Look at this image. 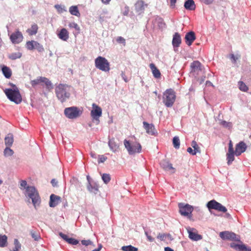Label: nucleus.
<instances>
[{
	"label": "nucleus",
	"mask_w": 251,
	"mask_h": 251,
	"mask_svg": "<svg viewBox=\"0 0 251 251\" xmlns=\"http://www.w3.org/2000/svg\"><path fill=\"white\" fill-rule=\"evenodd\" d=\"M102 111H91V115L93 122L98 125L100 123L99 118L101 116Z\"/></svg>",
	"instance_id": "nucleus-19"
},
{
	"label": "nucleus",
	"mask_w": 251,
	"mask_h": 251,
	"mask_svg": "<svg viewBox=\"0 0 251 251\" xmlns=\"http://www.w3.org/2000/svg\"><path fill=\"white\" fill-rule=\"evenodd\" d=\"M34 43V49H36L39 52H42L44 51V49L42 45L36 41H35V43Z\"/></svg>",
	"instance_id": "nucleus-47"
},
{
	"label": "nucleus",
	"mask_w": 251,
	"mask_h": 251,
	"mask_svg": "<svg viewBox=\"0 0 251 251\" xmlns=\"http://www.w3.org/2000/svg\"><path fill=\"white\" fill-rule=\"evenodd\" d=\"M95 67L103 72H107L110 70V64L108 60L102 56H98L95 60Z\"/></svg>",
	"instance_id": "nucleus-4"
},
{
	"label": "nucleus",
	"mask_w": 251,
	"mask_h": 251,
	"mask_svg": "<svg viewBox=\"0 0 251 251\" xmlns=\"http://www.w3.org/2000/svg\"><path fill=\"white\" fill-rule=\"evenodd\" d=\"M20 189H25V196L32 200V203L36 207L39 205L40 202V198L39 193L34 187L27 186V182L25 180H22L20 182Z\"/></svg>",
	"instance_id": "nucleus-1"
},
{
	"label": "nucleus",
	"mask_w": 251,
	"mask_h": 251,
	"mask_svg": "<svg viewBox=\"0 0 251 251\" xmlns=\"http://www.w3.org/2000/svg\"><path fill=\"white\" fill-rule=\"evenodd\" d=\"M160 166L164 170L168 171L171 174H174L176 171V169L173 167L172 164L167 161H162Z\"/></svg>",
	"instance_id": "nucleus-14"
},
{
	"label": "nucleus",
	"mask_w": 251,
	"mask_h": 251,
	"mask_svg": "<svg viewBox=\"0 0 251 251\" xmlns=\"http://www.w3.org/2000/svg\"><path fill=\"white\" fill-rule=\"evenodd\" d=\"M10 39L13 43L19 44L23 41V36L22 32L17 30L11 34Z\"/></svg>",
	"instance_id": "nucleus-11"
},
{
	"label": "nucleus",
	"mask_w": 251,
	"mask_h": 251,
	"mask_svg": "<svg viewBox=\"0 0 251 251\" xmlns=\"http://www.w3.org/2000/svg\"><path fill=\"white\" fill-rule=\"evenodd\" d=\"M30 233L35 241H38L41 238L40 235L38 232L32 230L30 231Z\"/></svg>",
	"instance_id": "nucleus-38"
},
{
	"label": "nucleus",
	"mask_w": 251,
	"mask_h": 251,
	"mask_svg": "<svg viewBox=\"0 0 251 251\" xmlns=\"http://www.w3.org/2000/svg\"><path fill=\"white\" fill-rule=\"evenodd\" d=\"M122 250L123 251H138V249L131 246H126L122 247Z\"/></svg>",
	"instance_id": "nucleus-40"
},
{
	"label": "nucleus",
	"mask_w": 251,
	"mask_h": 251,
	"mask_svg": "<svg viewBox=\"0 0 251 251\" xmlns=\"http://www.w3.org/2000/svg\"><path fill=\"white\" fill-rule=\"evenodd\" d=\"M69 12L73 15L76 17L80 16V13L77 6H71L69 8Z\"/></svg>",
	"instance_id": "nucleus-31"
},
{
	"label": "nucleus",
	"mask_w": 251,
	"mask_h": 251,
	"mask_svg": "<svg viewBox=\"0 0 251 251\" xmlns=\"http://www.w3.org/2000/svg\"><path fill=\"white\" fill-rule=\"evenodd\" d=\"M51 183L53 186L55 187L57 186V181L55 179H52L51 181Z\"/></svg>",
	"instance_id": "nucleus-62"
},
{
	"label": "nucleus",
	"mask_w": 251,
	"mask_h": 251,
	"mask_svg": "<svg viewBox=\"0 0 251 251\" xmlns=\"http://www.w3.org/2000/svg\"><path fill=\"white\" fill-rule=\"evenodd\" d=\"M189 233V237L194 241H198L202 239V236L199 234L194 228L189 227L187 229Z\"/></svg>",
	"instance_id": "nucleus-12"
},
{
	"label": "nucleus",
	"mask_w": 251,
	"mask_h": 251,
	"mask_svg": "<svg viewBox=\"0 0 251 251\" xmlns=\"http://www.w3.org/2000/svg\"><path fill=\"white\" fill-rule=\"evenodd\" d=\"M165 237H166V235L165 234L159 233L157 235V238L158 239H160L161 240H163L164 239V238H165Z\"/></svg>",
	"instance_id": "nucleus-59"
},
{
	"label": "nucleus",
	"mask_w": 251,
	"mask_h": 251,
	"mask_svg": "<svg viewBox=\"0 0 251 251\" xmlns=\"http://www.w3.org/2000/svg\"><path fill=\"white\" fill-rule=\"evenodd\" d=\"M72 88L67 84H60L55 88V94L58 99L63 102L70 97Z\"/></svg>",
	"instance_id": "nucleus-2"
},
{
	"label": "nucleus",
	"mask_w": 251,
	"mask_h": 251,
	"mask_svg": "<svg viewBox=\"0 0 251 251\" xmlns=\"http://www.w3.org/2000/svg\"><path fill=\"white\" fill-rule=\"evenodd\" d=\"M64 110H78L77 107L72 106L66 108Z\"/></svg>",
	"instance_id": "nucleus-63"
},
{
	"label": "nucleus",
	"mask_w": 251,
	"mask_h": 251,
	"mask_svg": "<svg viewBox=\"0 0 251 251\" xmlns=\"http://www.w3.org/2000/svg\"><path fill=\"white\" fill-rule=\"evenodd\" d=\"M170 2V7L172 8H174L175 6V4L176 2V0H169Z\"/></svg>",
	"instance_id": "nucleus-60"
},
{
	"label": "nucleus",
	"mask_w": 251,
	"mask_h": 251,
	"mask_svg": "<svg viewBox=\"0 0 251 251\" xmlns=\"http://www.w3.org/2000/svg\"><path fill=\"white\" fill-rule=\"evenodd\" d=\"M191 146L194 149V150L196 151L197 153L201 152L200 148L199 147L197 143L195 141H193L191 143Z\"/></svg>",
	"instance_id": "nucleus-42"
},
{
	"label": "nucleus",
	"mask_w": 251,
	"mask_h": 251,
	"mask_svg": "<svg viewBox=\"0 0 251 251\" xmlns=\"http://www.w3.org/2000/svg\"><path fill=\"white\" fill-rule=\"evenodd\" d=\"M55 8L57 10V11L58 13H62L64 12H66L67 9L66 7L64 5H62L60 4H55L54 5Z\"/></svg>",
	"instance_id": "nucleus-37"
},
{
	"label": "nucleus",
	"mask_w": 251,
	"mask_h": 251,
	"mask_svg": "<svg viewBox=\"0 0 251 251\" xmlns=\"http://www.w3.org/2000/svg\"><path fill=\"white\" fill-rule=\"evenodd\" d=\"M181 43V39L179 33L176 32L173 36L172 44L174 47H178Z\"/></svg>",
	"instance_id": "nucleus-24"
},
{
	"label": "nucleus",
	"mask_w": 251,
	"mask_h": 251,
	"mask_svg": "<svg viewBox=\"0 0 251 251\" xmlns=\"http://www.w3.org/2000/svg\"><path fill=\"white\" fill-rule=\"evenodd\" d=\"M150 67L153 76L156 78H160L161 76V73L159 70L156 67L155 65L153 63H151L150 65Z\"/></svg>",
	"instance_id": "nucleus-26"
},
{
	"label": "nucleus",
	"mask_w": 251,
	"mask_h": 251,
	"mask_svg": "<svg viewBox=\"0 0 251 251\" xmlns=\"http://www.w3.org/2000/svg\"><path fill=\"white\" fill-rule=\"evenodd\" d=\"M110 149L114 152L117 151L119 149V146L116 143L110 140L108 143Z\"/></svg>",
	"instance_id": "nucleus-34"
},
{
	"label": "nucleus",
	"mask_w": 251,
	"mask_h": 251,
	"mask_svg": "<svg viewBox=\"0 0 251 251\" xmlns=\"http://www.w3.org/2000/svg\"><path fill=\"white\" fill-rule=\"evenodd\" d=\"M22 56V53L20 52H17L12 53L8 55V57L11 60H15L16 59L20 58Z\"/></svg>",
	"instance_id": "nucleus-36"
},
{
	"label": "nucleus",
	"mask_w": 251,
	"mask_h": 251,
	"mask_svg": "<svg viewBox=\"0 0 251 251\" xmlns=\"http://www.w3.org/2000/svg\"><path fill=\"white\" fill-rule=\"evenodd\" d=\"M173 144L174 148L176 149H179L180 147V141L178 137L175 136L173 139Z\"/></svg>",
	"instance_id": "nucleus-41"
},
{
	"label": "nucleus",
	"mask_w": 251,
	"mask_h": 251,
	"mask_svg": "<svg viewBox=\"0 0 251 251\" xmlns=\"http://www.w3.org/2000/svg\"><path fill=\"white\" fill-rule=\"evenodd\" d=\"M155 22L158 23V25L160 27H162L165 25L163 22V20L160 17H156L155 19Z\"/></svg>",
	"instance_id": "nucleus-50"
},
{
	"label": "nucleus",
	"mask_w": 251,
	"mask_h": 251,
	"mask_svg": "<svg viewBox=\"0 0 251 251\" xmlns=\"http://www.w3.org/2000/svg\"><path fill=\"white\" fill-rule=\"evenodd\" d=\"M219 124L221 126H223V127L228 128L229 129H231L232 126V123L229 122H226L224 120H220Z\"/></svg>",
	"instance_id": "nucleus-33"
},
{
	"label": "nucleus",
	"mask_w": 251,
	"mask_h": 251,
	"mask_svg": "<svg viewBox=\"0 0 251 251\" xmlns=\"http://www.w3.org/2000/svg\"><path fill=\"white\" fill-rule=\"evenodd\" d=\"M35 41H28L26 44V47L29 50H32L34 49V45Z\"/></svg>",
	"instance_id": "nucleus-45"
},
{
	"label": "nucleus",
	"mask_w": 251,
	"mask_h": 251,
	"mask_svg": "<svg viewBox=\"0 0 251 251\" xmlns=\"http://www.w3.org/2000/svg\"><path fill=\"white\" fill-rule=\"evenodd\" d=\"M187 151L191 154L192 155H196L197 152H196V151H195L194 150H193L190 147H189L187 150Z\"/></svg>",
	"instance_id": "nucleus-55"
},
{
	"label": "nucleus",
	"mask_w": 251,
	"mask_h": 251,
	"mask_svg": "<svg viewBox=\"0 0 251 251\" xmlns=\"http://www.w3.org/2000/svg\"><path fill=\"white\" fill-rule=\"evenodd\" d=\"M185 8L189 10H193L196 8L195 2L193 0H187L184 4Z\"/></svg>",
	"instance_id": "nucleus-27"
},
{
	"label": "nucleus",
	"mask_w": 251,
	"mask_h": 251,
	"mask_svg": "<svg viewBox=\"0 0 251 251\" xmlns=\"http://www.w3.org/2000/svg\"><path fill=\"white\" fill-rule=\"evenodd\" d=\"M13 142V138L12 134H8L5 138V143L7 146H11Z\"/></svg>",
	"instance_id": "nucleus-35"
},
{
	"label": "nucleus",
	"mask_w": 251,
	"mask_h": 251,
	"mask_svg": "<svg viewBox=\"0 0 251 251\" xmlns=\"http://www.w3.org/2000/svg\"><path fill=\"white\" fill-rule=\"evenodd\" d=\"M201 2L205 4H209L212 3L214 0H200Z\"/></svg>",
	"instance_id": "nucleus-57"
},
{
	"label": "nucleus",
	"mask_w": 251,
	"mask_h": 251,
	"mask_svg": "<svg viewBox=\"0 0 251 251\" xmlns=\"http://www.w3.org/2000/svg\"><path fill=\"white\" fill-rule=\"evenodd\" d=\"M82 111H64L65 115L69 119H74L79 117Z\"/></svg>",
	"instance_id": "nucleus-18"
},
{
	"label": "nucleus",
	"mask_w": 251,
	"mask_h": 251,
	"mask_svg": "<svg viewBox=\"0 0 251 251\" xmlns=\"http://www.w3.org/2000/svg\"><path fill=\"white\" fill-rule=\"evenodd\" d=\"M13 153V150L8 147L6 148L4 151V154L6 156H11Z\"/></svg>",
	"instance_id": "nucleus-48"
},
{
	"label": "nucleus",
	"mask_w": 251,
	"mask_h": 251,
	"mask_svg": "<svg viewBox=\"0 0 251 251\" xmlns=\"http://www.w3.org/2000/svg\"><path fill=\"white\" fill-rule=\"evenodd\" d=\"M240 58V55L239 54L234 55L233 54H230V58L231 59L233 63L235 64L237 60Z\"/></svg>",
	"instance_id": "nucleus-49"
},
{
	"label": "nucleus",
	"mask_w": 251,
	"mask_h": 251,
	"mask_svg": "<svg viewBox=\"0 0 251 251\" xmlns=\"http://www.w3.org/2000/svg\"><path fill=\"white\" fill-rule=\"evenodd\" d=\"M228 151H234L233 147V144L232 143V141L231 140L229 141V144H228Z\"/></svg>",
	"instance_id": "nucleus-56"
},
{
	"label": "nucleus",
	"mask_w": 251,
	"mask_h": 251,
	"mask_svg": "<svg viewBox=\"0 0 251 251\" xmlns=\"http://www.w3.org/2000/svg\"><path fill=\"white\" fill-rule=\"evenodd\" d=\"M201 64L198 61H195L191 64L192 72L198 74L202 70Z\"/></svg>",
	"instance_id": "nucleus-21"
},
{
	"label": "nucleus",
	"mask_w": 251,
	"mask_h": 251,
	"mask_svg": "<svg viewBox=\"0 0 251 251\" xmlns=\"http://www.w3.org/2000/svg\"><path fill=\"white\" fill-rule=\"evenodd\" d=\"M92 105V109H93L92 110H101V109L95 103H93Z\"/></svg>",
	"instance_id": "nucleus-58"
},
{
	"label": "nucleus",
	"mask_w": 251,
	"mask_h": 251,
	"mask_svg": "<svg viewBox=\"0 0 251 251\" xmlns=\"http://www.w3.org/2000/svg\"><path fill=\"white\" fill-rule=\"evenodd\" d=\"M60 200V197L51 194L50 196V206L52 207H55L58 204Z\"/></svg>",
	"instance_id": "nucleus-22"
},
{
	"label": "nucleus",
	"mask_w": 251,
	"mask_h": 251,
	"mask_svg": "<svg viewBox=\"0 0 251 251\" xmlns=\"http://www.w3.org/2000/svg\"><path fill=\"white\" fill-rule=\"evenodd\" d=\"M143 124L144 127L148 134L151 135H155L156 130L153 124H150L146 122H144Z\"/></svg>",
	"instance_id": "nucleus-15"
},
{
	"label": "nucleus",
	"mask_w": 251,
	"mask_h": 251,
	"mask_svg": "<svg viewBox=\"0 0 251 251\" xmlns=\"http://www.w3.org/2000/svg\"><path fill=\"white\" fill-rule=\"evenodd\" d=\"M247 145L243 142L241 141L239 143L236 145L235 155L236 156L240 155L243 152H245L247 149Z\"/></svg>",
	"instance_id": "nucleus-13"
},
{
	"label": "nucleus",
	"mask_w": 251,
	"mask_h": 251,
	"mask_svg": "<svg viewBox=\"0 0 251 251\" xmlns=\"http://www.w3.org/2000/svg\"><path fill=\"white\" fill-rule=\"evenodd\" d=\"M164 250L165 251H174L173 250L168 247H165Z\"/></svg>",
	"instance_id": "nucleus-64"
},
{
	"label": "nucleus",
	"mask_w": 251,
	"mask_h": 251,
	"mask_svg": "<svg viewBox=\"0 0 251 251\" xmlns=\"http://www.w3.org/2000/svg\"><path fill=\"white\" fill-rule=\"evenodd\" d=\"M1 71L3 75L6 78H9L11 76L12 71L9 67L3 65L1 68Z\"/></svg>",
	"instance_id": "nucleus-28"
},
{
	"label": "nucleus",
	"mask_w": 251,
	"mask_h": 251,
	"mask_svg": "<svg viewBox=\"0 0 251 251\" xmlns=\"http://www.w3.org/2000/svg\"><path fill=\"white\" fill-rule=\"evenodd\" d=\"M124 145L127 149L129 154H133L136 153H139L141 151V146L137 142L130 143L126 140H124Z\"/></svg>",
	"instance_id": "nucleus-7"
},
{
	"label": "nucleus",
	"mask_w": 251,
	"mask_h": 251,
	"mask_svg": "<svg viewBox=\"0 0 251 251\" xmlns=\"http://www.w3.org/2000/svg\"><path fill=\"white\" fill-rule=\"evenodd\" d=\"M145 6L143 1H137L135 4L136 11L139 14L143 13L145 9Z\"/></svg>",
	"instance_id": "nucleus-25"
},
{
	"label": "nucleus",
	"mask_w": 251,
	"mask_h": 251,
	"mask_svg": "<svg viewBox=\"0 0 251 251\" xmlns=\"http://www.w3.org/2000/svg\"><path fill=\"white\" fill-rule=\"evenodd\" d=\"M87 189L90 192L94 193L95 194L97 193L98 191V187L96 186H93L90 183L87 186Z\"/></svg>",
	"instance_id": "nucleus-43"
},
{
	"label": "nucleus",
	"mask_w": 251,
	"mask_h": 251,
	"mask_svg": "<svg viewBox=\"0 0 251 251\" xmlns=\"http://www.w3.org/2000/svg\"><path fill=\"white\" fill-rule=\"evenodd\" d=\"M102 179L105 184H107L111 179L110 176L109 174H103L102 176Z\"/></svg>",
	"instance_id": "nucleus-46"
},
{
	"label": "nucleus",
	"mask_w": 251,
	"mask_h": 251,
	"mask_svg": "<svg viewBox=\"0 0 251 251\" xmlns=\"http://www.w3.org/2000/svg\"><path fill=\"white\" fill-rule=\"evenodd\" d=\"M69 26L71 28H74L76 30H79V27L78 25L75 23H71L69 24Z\"/></svg>",
	"instance_id": "nucleus-52"
},
{
	"label": "nucleus",
	"mask_w": 251,
	"mask_h": 251,
	"mask_svg": "<svg viewBox=\"0 0 251 251\" xmlns=\"http://www.w3.org/2000/svg\"><path fill=\"white\" fill-rule=\"evenodd\" d=\"M41 83H44L47 89L49 90L52 88V83L50 81L45 77H39L34 80H31L30 83L33 87H35L36 85Z\"/></svg>",
	"instance_id": "nucleus-9"
},
{
	"label": "nucleus",
	"mask_w": 251,
	"mask_h": 251,
	"mask_svg": "<svg viewBox=\"0 0 251 251\" xmlns=\"http://www.w3.org/2000/svg\"><path fill=\"white\" fill-rule=\"evenodd\" d=\"M116 41L118 43L122 44L124 46L126 45V40L122 37H118L116 39Z\"/></svg>",
	"instance_id": "nucleus-51"
},
{
	"label": "nucleus",
	"mask_w": 251,
	"mask_h": 251,
	"mask_svg": "<svg viewBox=\"0 0 251 251\" xmlns=\"http://www.w3.org/2000/svg\"><path fill=\"white\" fill-rule=\"evenodd\" d=\"M234 155H235V151H228L227 154H226V157H227V164L230 165L231 163L234 161Z\"/></svg>",
	"instance_id": "nucleus-30"
},
{
	"label": "nucleus",
	"mask_w": 251,
	"mask_h": 251,
	"mask_svg": "<svg viewBox=\"0 0 251 251\" xmlns=\"http://www.w3.org/2000/svg\"><path fill=\"white\" fill-rule=\"evenodd\" d=\"M145 234L150 242H153L154 241V239L151 235H149L147 232H145Z\"/></svg>",
	"instance_id": "nucleus-61"
},
{
	"label": "nucleus",
	"mask_w": 251,
	"mask_h": 251,
	"mask_svg": "<svg viewBox=\"0 0 251 251\" xmlns=\"http://www.w3.org/2000/svg\"><path fill=\"white\" fill-rule=\"evenodd\" d=\"M230 247L237 251H251V248L246 246L245 244H236L235 243H231Z\"/></svg>",
	"instance_id": "nucleus-16"
},
{
	"label": "nucleus",
	"mask_w": 251,
	"mask_h": 251,
	"mask_svg": "<svg viewBox=\"0 0 251 251\" xmlns=\"http://www.w3.org/2000/svg\"><path fill=\"white\" fill-rule=\"evenodd\" d=\"M81 243L82 245L87 246L88 245H91L92 244V242L90 240H83L81 241Z\"/></svg>",
	"instance_id": "nucleus-54"
},
{
	"label": "nucleus",
	"mask_w": 251,
	"mask_h": 251,
	"mask_svg": "<svg viewBox=\"0 0 251 251\" xmlns=\"http://www.w3.org/2000/svg\"><path fill=\"white\" fill-rule=\"evenodd\" d=\"M38 29V26L37 25L34 24L31 25L30 28H28L27 29L26 32L30 35H35L37 32Z\"/></svg>",
	"instance_id": "nucleus-29"
},
{
	"label": "nucleus",
	"mask_w": 251,
	"mask_h": 251,
	"mask_svg": "<svg viewBox=\"0 0 251 251\" xmlns=\"http://www.w3.org/2000/svg\"><path fill=\"white\" fill-rule=\"evenodd\" d=\"M175 100V93L172 89L167 90L164 93L163 102L167 107H170L172 106Z\"/></svg>",
	"instance_id": "nucleus-5"
},
{
	"label": "nucleus",
	"mask_w": 251,
	"mask_h": 251,
	"mask_svg": "<svg viewBox=\"0 0 251 251\" xmlns=\"http://www.w3.org/2000/svg\"><path fill=\"white\" fill-rule=\"evenodd\" d=\"M195 39L196 36L194 32L193 31H190L185 35V42L186 44L189 46L192 45V43Z\"/></svg>",
	"instance_id": "nucleus-17"
},
{
	"label": "nucleus",
	"mask_w": 251,
	"mask_h": 251,
	"mask_svg": "<svg viewBox=\"0 0 251 251\" xmlns=\"http://www.w3.org/2000/svg\"><path fill=\"white\" fill-rule=\"evenodd\" d=\"M7 245V237L5 235L0 234V247H5Z\"/></svg>",
	"instance_id": "nucleus-32"
},
{
	"label": "nucleus",
	"mask_w": 251,
	"mask_h": 251,
	"mask_svg": "<svg viewBox=\"0 0 251 251\" xmlns=\"http://www.w3.org/2000/svg\"><path fill=\"white\" fill-rule=\"evenodd\" d=\"M207 206L209 209H215L219 212L225 213L226 216L227 218L230 217V215L229 213H226L227 210L226 208L215 200H213L209 201L207 204Z\"/></svg>",
	"instance_id": "nucleus-6"
},
{
	"label": "nucleus",
	"mask_w": 251,
	"mask_h": 251,
	"mask_svg": "<svg viewBox=\"0 0 251 251\" xmlns=\"http://www.w3.org/2000/svg\"><path fill=\"white\" fill-rule=\"evenodd\" d=\"M57 36L61 40L66 41L69 38V32L66 29L63 28L57 34Z\"/></svg>",
	"instance_id": "nucleus-23"
},
{
	"label": "nucleus",
	"mask_w": 251,
	"mask_h": 251,
	"mask_svg": "<svg viewBox=\"0 0 251 251\" xmlns=\"http://www.w3.org/2000/svg\"><path fill=\"white\" fill-rule=\"evenodd\" d=\"M60 236L65 240L67 243L71 245H76L78 243V241L75 238H70L66 234L62 232L59 233Z\"/></svg>",
	"instance_id": "nucleus-20"
},
{
	"label": "nucleus",
	"mask_w": 251,
	"mask_h": 251,
	"mask_svg": "<svg viewBox=\"0 0 251 251\" xmlns=\"http://www.w3.org/2000/svg\"><path fill=\"white\" fill-rule=\"evenodd\" d=\"M238 86L239 89L243 92H247L249 89L248 87L242 81L238 82Z\"/></svg>",
	"instance_id": "nucleus-39"
},
{
	"label": "nucleus",
	"mask_w": 251,
	"mask_h": 251,
	"mask_svg": "<svg viewBox=\"0 0 251 251\" xmlns=\"http://www.w3.org/2000/svg\"><path fill=\"white\" fill-rule=\"evenodd\" d=\"M4 92L7 98L12 101L16 104H19L22 101V97L19 91L15 85L13 89H6Z\"/></svg>",
	"instance_id": "nucleus-3"
},
{
	"label": "nucleus",
	"mask_w": 251,
	"mask_h": 251,
	"mask_svg": "<svg viewBox=\"0 0 251 251\" xmlns=\"http://www.w3.org/2000/svg\"><path fill=\"white\" fill-rule=\"evenodd\" d=\"M220 237L224 240H229L232 241H238L236 234L233 232L225 231L220 233Z\"/></svg>",
	"instance_id": "nucleus-10"
},
{
	"label": "nucleus",
	"mask_w": 251,
	"mask_h": 251,
	"mask_svg": "<svg viewBox=\"0 0 251 251\" xmlns=\"http://www.w3.org/2000/svg\"><path fill=\"white\" fill-rule=\"evenodd\" d=\"M107 159V157H106L103 155H100L99 160H98V163H103Z\"/></svg>",
	"instance_id": "nucleus-53"
},
{
	"label": "nucleus",
	"mask_w": 251,
	"mask_h": 251,
	"mask_svg": "<svg viewBox=\"0 0 251 251\" xmlns=\"http://www.w3.org/2000/svg\"><path fill=\"white\" fill-rule=\"evenodd\" d=\"M179 212L182 216L191 218L192 217V212L194 208L192 206L189 204L184 203H179L178 204Z\"/></svg>",
	"instance_id": "nucleus-8"
},
{
	"label": "nucleus",
	"mask_w": 251,
	"mask_h": 251,
	"mask_svg": "<svg viewBox=\"0 0 251 251\" xmlns=\"http://www.w3.org/2000/svg\"><path fill=\"white\" fill-rule=\"evenodd\" d=\"M14 248L13 250V251H19V250L21 249V244L19 243L18 240L17 239H15L14 241Z\"/></svg>",
	"instance_id": "nucleus-44"
}]
</instances>
